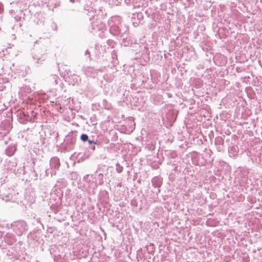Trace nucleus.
Returning a JSON list of instances; mask_svg holds the SVG:
<instances>
[{
	"instance_id": "nucleus-1",
	"label": "nucleus",
	"mask_w": 262,
	"mask_h": 262,
	"mask_svg": "<svg viewBox=\"0 0 262 262\" xmlns=\"http://www.w3.org/2000/svg\"><path fill=\"white\" fill-rule=\"evenodd\" d=\"M79 3L85 4L84 12L89 16L90 20L91 21L92 30L95 31H103L105 29V24L101 19L98 18L101 9L96 10L93 7L90 6L88 2L92 3L90 0H77Z\"/></svg>"
},
{
	"instance_id": "nucleus-2",
	"label": "nucleus",
	"mask_w": 262,
	"mask_h": 262,
	"mask_svg": "<svg viewBox=\"0 0 262 262\" xmlns=\"http://www.w3.org/2000/svg\"><path fill=\"white\" fill-rule=\"evenodd\" d=\"M8 228H12L14 232L18 235L21 236L25 233L28 229L27 223L24 221H18L13 222L10 225L8 224Z\"/></svg>"
},
{
	"instance_id": "nucleus-3",
	"label": "nucleus",
	"mask_w": 262,
	"mask_h": 262,
	"mask_svg": "<svg viewBox=\"0 0 262 262\" xmlns=\"http://www.w3.org/2000/svg\"><path fill=\"white\" fill-rule=\"evenodd\" d=\"M76 141V138L75 136L72 135L67 136L63 144L64 150L67 151H70L73 149L75 147Z\"/></svg>"
},
{
	"instance_id": "nucleus-4",
	"label": "nucleus",
	"mask_w": 262,
	"mask_h": 262,
	"mask_svg": "<svg viewBox=\"0 0 262 262\" xmlns=\"http://www.w3.org/2000/svg\"><path fill=\"white\" fill-rule=\"evenodd\" d=\"M114 19L116 18H112L108 21V24L110 27V31L111 33L114 35H121V36L124 38L123 34L121 32V29L118 26L119 22L118 21V24H114Z\"/></svg>"
},
{
	"instance_id": "nucleus-5",
	"label": "nucleus",
	"mask_w": 262,
	"mask_h": 262,
	"mask_svg": "<svg viewBox=\"0 0 262 262\" xmlns=\"http://www.w3.org/2000/svg\"><path fill=\"white\" fill-rule=\"evenodd\" d=\"M16 166H17V162L16 160H13L12 161H10L8 164V168L12 171L13 172H14L15 174L18 173V174H24L25 173V166H24L23 168H21L20 169H16Z\"/></svg>"
},
{
	"instance_id": "nucleus-6",
	"label": "nucleus",
	"mask_w": 262,
	"mask_h": 262,
	"mask_svg": "<svg viewBox=\"0 0 262 262\" xmlns=\"http://www.w3.org/2000/svg\"><path fill=\"white\" fill-rule=\"evenodd\" d=\"M60 165L59 159L56 157L52 158L50 161V166L51 169H58Z\"/></svg>"
},
{
	"instance_id": "nucleus-7",
	"label": "nucleus",
	"mask_w": 262,
	"mask_h": 262,
	"mask_svg": "<svg viewBox=\"0 0 262 262\" xmlns=\"http://www.w3.org/2000/svg\"><path fill=\"white\" fill-rule=\"evenodd\" d=\"M17 150V146L15 144L10 145L5 150L6 154L8 156H13Z\"/></svg>"
},
{
	"instance_id": "nucleus-8",
	"label": "nucleus",
	"mask_w": 262,
	"mask_h": 262,
	"mask_svg": "<svg viewBox=\"0 0 262 262\" xmlns=\"http://www.w3.org/2000/svg\"><path fill=\"white\" fill-rule=\"evenodd\" d=\"M45 17L43 13H39L36 14L35 21L37 25H43Z\"/></svg>"
},
{
	"instance_id": "nucleus-9",
	"label": "nucleus",
	"mask_w": 262,
	"mask_h": 262,
	"mask_svg": "<svg viewBox=\"0 0 262 262\" xmlns=\"http://www.w3.org/2000/svg\"><path fill=\"white\" fill-rule=\"evenodd\" d=\"M89 143L90 145L89 148L92 150V151H94L95 150L96 146L98 148L101 147V143L98 140H90L89 141Z\"/></svg>"
},
{
	"instance_id": "nucleus-10",
	"label": "nucleus",
	"mask_w": 262,
	"mask_h": 262,
	"mask_svg": "<svg viewBox=\"0 0 262 262\" xmlns=\"http://www.w3.org/2000/svg\"><path fill=\"white\" fill-rule=\"evenodd\" d=\"M18 119L20 123L26 124L29 121V117L24 113H20Z\"/></svg>"
},
{
	"instance_id": "nucleus-11",
	"label": "nucleus",
	"mask_w": 262,
	"mask_h": 262,
	"mask_svg": "<svg viewBox=\"0 0 262 262\" xmlns=\"http://www.w3.org/2000/svg\"><path fill=\"white\" fill-rule=\"evenodd\" d=\"M46 53L45 52L43 54H40L39 53H36L33 56V58L34 59L37 60L36 62H38L39 60L41 61H44L46 59Z\"/></svg>"
},
{
	"instance_id": "nucleus-12",
	"label": "nucleus",
	"mask_w": 262,
	"mask_h": 262,
	"mask_svg": "<svg viewBox=\"0 0 262 262\" xmlns=\"http://www.w3.org/2000/svg\"><path fill=\"white\" fill-rule=\"evenodd\" d=\"M102 106L107 110H108L111 107V104L106 99H103L102 102Z\"/></svg>"
},
{
	"instance_id": "nucleus-13",
	"label": "nucleus",
	"mask_w": 262,
	"mask_h": 262,
	"mask_svg": "<svg viewBox=\"0 0 262 262\" xmlns=\"http://www.w3.org/2000/svg\"><path fill=\"white\" fill-rule=\"evenodd\" d=\"M152 185L156 187H160L161 186V182L158 181V179H154L152 180Z\"/></svg>"
},
{
	"instance_id": "nucleus-14",
	"label": "nucleus",
	"mask_w": 262,
	"mask_h": 262,
	"mask_svg": "<svg viewBox=\"0 0 262 262\" xmlns=\"http://www.w3.org/2000/svg\"><path fill=\"white\" fill-rule=\"evenodd\" d=\"M80 139L83 141V142H86V141H90V140H89V136H88V135L86 134H82L81 136H80Z\"/></svg>"
},
{
	"instance_id": "nucleus-15",
	"label": "nucleus",
	"mask_w": 262,
	"mask_h": 262,
	"mask_svg": "<svg viewBox=\"0 0 262 262\" xmlns=\"http://www.w3.org/2000/svg\"><path fill=\"white\" fill-rule=\"evenodd\" d=\"M116 171H117V172L121 173L123 171V166L120 165L119 163H117L116 164Z\"/></svg>"
},
{
	"instance_id": "nucleus-16",
	"label": "nucleus",
	"mask_w": 262,
	"mask_h": 262,
	"mask_svg": "<svg viewBox=\"0 0 262 262\" xmlns=\"http://www.w3.org/2000/svg\"><path fill=\"white\" fill-rule=\"evenodd\" d=\"M51 27H52L54 30H56L57 28V26L56 24L54 22H52L51 24Z\"/></svg>"
},
{
	"instance_id": "nucleus-17",
	"label": "nucleus",
	"mask_w": 262,
	"mask_h": 262,
	"mask_svg": "<svg viewBox=\"0 0 262 262\" xmlns=\"http://www.w3.org/2000/svg\"><path fill=\"white\" fill-rule=\"evenodd\" d=\"M4 12V6L3 4L0 2V14H2Z\"/></svg>"
},
{
	"instance_id": "nucleus-18",
	"label": "nucleus",
	"mask_w": 262,
	"mask_h": 262,
	"mask_svg": "<svg viewBox=\"0 0 262 262\" xmlns=\"http://www.w3.org/2000/svg\"><path fill=\"white\" fill-rule=\"evenodd\" d=\"M85 56H88V57L91 59V57H90V52H89V51L88 50H86L85 52Z\"/></svg>"
},
{
	"instance_id": "nucleus-19",
	"label": "nucleus",
	"mask_w": 262,
	"mask_h": 262,
	"mask_svg": "<svg viewBox=\"0 0 262 262\" xmlns=\"http://www.w3.org/2000/svg\"><path fill=\"white\" fill-rule=\"evenodd\" d=\"M55 170H52V171L51 172V176H52L53 175H55L56 174V171L55 170Z\"/></svg>"
},
{
	"instance_id": "nucleus-20",
	"label": "nucleus",
	"mask_w": 262,
	"mask_h": 262,
	"mask_svg": "<svg viewBox=\"0 0 262 262\" xmlns=\"http://www.w3.org/2000/svg\"><path fill=\"white\" fill-rule=\"evenodd\" d=\"M98 177H99L100 178L102 179V178H103V174H102V173H100V174L98 175Z\"/></svg>"
},
{
	"instance_id": "nucleus-21",
	"label": "nucleus",
	"mask_w": 262,
	"mask_h": 262,
	"mask_svg": "<svg viewBox=\"0 0 262 262\" xmlns=\"http://www.w3.org/2000/svg\"><path fill=\"white\" fill-rule=\"evenodd\" d=\"M70 2L74 3L75 2L74 0H70Z\"/></svg>"
},
{
	"instance_id": "nucleus-22",
	"label": "nucleus",
	"mask_w": 262,
	"mask_h": 262,
	"mask_svg": "<svg viewBox=\"0 0 262 262\" xmlns=\"http://www.w3.org/2000/svg\"><path fill=\"white\" fill-rule=\"evenodd\" d=\"M152 251L151 250V252H150L149 251H148V253H151Z\"/></svg>"
}]
</instances>
